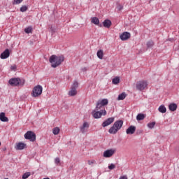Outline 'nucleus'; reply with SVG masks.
Masks as SVG:
<instances>
[{"label":"nucleus","instance_id":"nucleus-1","mask_svg":"<svg viewBox=\"0 0 179 179\" xmlns=\"http://www.w3.org/2000/svg\"><path fill=\"white\" fill-rule=\"evenodd\" d=\"M65 58L64 56H57L55 55H52L49 58V62L51 64L52 68H57L59 66L64 62Z\"/></svg>","mask_w":179,"mask_h":179},{"label":"nucleus","instance_id":"nucleus-2","mask_svg":"<svg viewBox=\"0 0 179 179\" xmlns=\"http://www.w3.org/2000/svg\"><path fill=\"white\" fill-rule=\"evenodd\" d=\"M122 125H124V121L122 120H117L114 122L113 125L109 129V134H112L113 135H115L117 132L122 128Z\"/></svg>","mask_w":179,"mask_h":179},{"label":"nucleus","instance_id":"nucleus-3","mask_svg":"<svg viewBox=\"0 0 179 179\" xmlns=\"http://www.w3.org/2000/svg\"><path fill=\"white\" fill-rule=\"evenodd\" d=\"M8 83L11 86H23L24 85V80L19 78H13L9 80Z\"/></svg>","mask_w":179,"mask_h":179},{"label":"nucleus","instance_id":"nucleus-4","mask_svg":"<svg viewBox=\"0 0 179 179\" xmlns=\"http://www.w3.org/2000/svg\"><path fill=\"white\" fill-rule=\"evenodd\" d=\"M107 104H108V99H103L99 100L96 103L95 110L99 111V110H106L104 106H107Z\"/></svg>","mask_w":179,"mask_h":179},{"label":"nucleus","instance_id":"nucleus-5","mask_svg":"<svg viewBox=\"0 0 179 179\" xmlns=\"http://www.w3.org/2000/svg\"><path fill=\"white\" fill-rule=\"evenodd\" d=\"M41 93H43V87L38 85L34 87L31 96L32 97H38V96H41Z\"/></svg>","mask_w":179,"mask_h":179},{"label":"nucleus","instance_id":"nucleus-6","mask_svg":"<svg viewBox=\"0 0 179 179\" xmlns=\"http://www.w3.org/2000/svg\"><path fill=\"white\" fill-rule=\"evenodd\" d=\"M107 115V111H106V110L104 109L100 110V111L93 110L92 112V115L95 119L101 118V115Z\"/></svg>","mask_w":179,"mask_h":179},{"label":"nucleus","instance_id":"nucleus-7","mask_svg":"<svg viewBox=\"0 0 179 179\" xmlns=\"http://www.w3.org/2000/svg\"><path fill=\"white\" fill-rule=\"evenodd\" d=\"M146 87H148V82L145 80H141L137 82L136 83L137 90H140V92H142V90H145Z\"/></svg>","mask_w":179,"mask_h":179},{"label":"nucleus","instance_id":"nucleus-8","mask_svg":"<svg viewBox=\"0 0 179 179\" xmlns=\"http://www.w3.org/2000/svg\"><path fill=\"white\" fill-rule=\"evenodd\" d=\"M25 139H29L31 142H34L36 141V134L31 131H28L24 134Z\"/></svg>","mask_w":179,"mask_h":179},{"label":"nucleus","instance_id":"nucleus-9","mask_svg":"<svg viewBox=\"0 0 179 179\" xmlns=\"http://www.w3.org/2000/svg\"><path fill=\"white\" fill-rule=\"evenodd\" d=\"M89 127H90V124L87 122H84L83 124L80 127L81 134H86L89 129Z\"/></svg>","mask_w":179,"mask_h":179},{"label":"nucleus","instance_id":"nucleus-10","mask_svg":"<svg viewBox=\"0 0 179 179\" xmlns=\"http://www.w3.org/2000/svg\"><path fill=\"white\" fill-rule=\"evenodd\" d=\"M120 38L122 41H126V40L131 38V34L128 31H124L120 35Z\"/></svg>","mask_w":179,"mask_h":179},{"label":"nucleus","instance_id":"nucleus-11","mask_svg":"<svg viewBox=\"0 0 179 179\" xmlns=\"http://www.w3.org/2000/svg\"><path fill=\"white\" fill-rule=\"evenodd\" d=\"M114 120H115L114 117H108L106 120H105L102 123L103 128H106V127H108V125H111V124L114 122Z\"/></svg>","mask_w":179,"mask_h":179},{"label":"nucleus","instance_id":"nucleus-12","mask_svg":"<svg viewBox=\"0 0 179 179\" xmlns=\"http://www.w3.org/2000/svg\"><path fill=\"white\" fill-rule=\"evenodd\" d=\"M135 131H136V127L131 125L127 129L126 134L127 135H134V134H135Z\"/></svg>","mask_w":179,"mask_h":179},{"label":"nucleus","instance_id":"nucleus-13","mask_svg":"<svg viewBox=\"0 0 179 179\" xmlns=\"http://www.w3.org/2000/svg\"><path fill=\"white\" fill-rule=\"evenodd\" d=\"M115 153V150L110 149V150H106L103 152V157H111Z\"/></svg>","mask_w":179,"mask_h":179},{"label":"nucleus","instance_id":"nucleus-14","mask_svg":"<svg viewBox=\"0 0 179 179\" xmlns=\"http://www.w3.org/2000/svg\"><path fill=\"white\" fill-rule=\"evenodd\" d=\"M9 55H10V52H9V49H6L0 56L1 59H6V58H9Z\"/></svg>","mask_w":179,"mask_h":179},{"label":"nucleus","instance_id":"nucleus-15","mask_svg":"<svg viewBox=\"0 0 179 179\" xmlns=\"http://www.w3.org/2000/svg\"><path fill=\"white\" fill-rule=\"evenodd\" d=\"M91 22L94 24L99 26V27H103V24H100V20L97 18V17H93L91 18Z\"/></svg>","mask_w":179,"mask_h":179},{"label":"nucleus","instance_id":"nucleus-16","mask_svg":"<svg viewBox=\"0 0 179 179\" xmlns=\"http://www.w3.org/2000/svg\"><path fill=\"white\" fill-rule=\"evenodd\" d=\"M111 24H113L111 20L106 19L103 22L102 26H103V27H106V29H110V27H111Z\"/></svg>","mask_w":179,"mask_h":179},{"label":"nucleus","instance_id":"nucleus-17","mask_svg":"<svg viewBox=\"0 0 179 179\" xmlns=\"http://www.w3.org/2000/svg\"><path fill=\"white\" fill-rule=\"evenodd\" d=\"M27 145L24 143H18L15 146L16 150H23L26 148Z\"/></svg>","mask_w":179,"mask_h":179},{"label":"nucleus","instance_id":"nucleus-18","mask_svg":"<svg viewBox=\"0 0 179 179\" xmlns=\"http://www.w3.org/2000/svg\"><path fill=\"white\" fill-rule=\"evenodd\" d=\"M0 121H2V122H8V121H9V119L6 117L5 113L3 112L0 113Z\"/></svg>","mask_w":179,"mask_h":179},{"label":"nucleus","instance_id":"nucleus-19","mask_svg":"<svg viewBox=\"0 0 179 179\" xmlns=\"http://www.w3.org/2000/svg\"><path fill=\"white\" fill-rule=\"evenodd\" d=\"M96 55L99 59H103V57L104 55V51H103V50H98Z\"/></svg>","mask_w":179,"mask_h":179},{"label":"nucleus","instance_id":"nucleus-20","mask_svg":"<svg viewBox=\"0 0 179 179\" xmlns=\"http://www.w3.org/2000/svg\"><path fill=\"white\" fill-rule=\"evenodd\" d=\"M77 93L76 88L71 87V90L69 92V94L71 96H76Z\"/></svg>","mask_w":179,"mask_h":179},{"label":"nucleus","instance_id":"nucleus-21","mask_svg":"<svg viewBox=\"0 0 179 179\" xmlns=\"http://www.w3.org/2000/svg\"><path fill=\"white\" fill-rule=\"evenodd\" d=\"M169 108L170 111H176V110H177V105L176 103H171L169 106Z\"/></svg>","mask_w":179,"mask_h":179},{"label":"nucleus","instance_id":"nucleus-22","mask_svg":"<svg viewBox=\"0 0 179 179\" xmlns=\"http://www.w3.org/2000/svg\"><path fill=\"white\" fill-rule=\"evenodd\" d=\"M145 115L143 113H139L136 116L137 121H142L143 120H145Z\"/></svg>","mask_w":179,"mask_h":179},{"label":"nucleus","instance_id":"nucleus-23","mask_svg":"<svg viewBox=\"0 0 179 179\" xmlns=\"http://www.w3.org/2000/svg\"><path fill=\"white\" fill-rule=\"evenodd\" d=\"M158 111H159V113H166V111H167V109L166 108V106H164V105H161L158 108Z\"/></svg>","mask_w":179,"mask_h":179},{"label":"nucleus","instance_id":"nucleus-24","mask_svg":"<svg viewBox=\"0 0 179 179\" xmlns=\"http://www.w3.org/2000/svg\"><path fill=\"white\" fill-rule=\"evenodd\" d=\"M125 97H127V94L125 92H122V94H119L117 100H124Z\"/></svg>","mask_w":179,"mask_h":179},{"label":"nucleus","instance_id":"nucleus-25","mask_svg":"<svg viewBox=\"0 0 179 179\" xmlns=\"http://www.w3.org/2000/svg\"><path fill=\"white\" fill-rule=\"evenodd\" d=\"M60 131H61V129H59V127H55L52 129V134H53V135H58V134H59Z\"/></svg>","mask_w":179,"mask_h":179},{"label":"nucleus","instance_id":"nucleus-26","mask_svg":"<svg viewBox=\"0 0 179 179\" xmlns=\"http://www.w3.org/2000/svg\"><path fill=\"white\" fill-rule=\"evenodd\" d=\"M112 83L113 85H118L120 83V77H115L112 80Z\"/></svg>","mask_w":179,"mask_h":179},{"label":"nucleus","instance_id":"nucleus-27","mask_svg":"<svg viewBox=\"0 0 179 179\" xmlns=\"http://www.w3.org/2000/svg\"><path fill=\"white\" fill-rule=\"evenodd\" d=\"M155 125H156V122H152L147 124V127L150 128V129H153L155 128Z\"/></svg>","mask_w":179,"mask_h":179},{"label":"nucleus","instance_id":"nucleus-28","mask_svg":"<svg viewBox=\"0 0 179 179\" xmlns=\"http://www.w3.org/2000/svg\"><path fill=\"white\" fill-rule=\"evenodd\" d=\"M153 45H155V43L153 42V41H149L147 43V47H148V48H152Z\"/></svg>","mask_w":179,"mask_h":179},{"label":"nucleus","instance_id":"nucleus-29","mask_svg":"<svg viewBox=\"0 0 179 179\" xmlns=\"http://www.w3.org/2000/svg\"><path fill=\"white\" fill-rule=\"evenodd\" d=\"M32 30L33 28H31V27H29L24 29V31L27 33V34L31 33Z\"/></svg>","mask_w":179,"mask_h":179},{"label":"nucleus","instance_id":"nucleus-30","mask_svg":"<svg viewBox=\"0 0 179 179\" xmlns=\"http://www.w3.org/2000/svg\"><path fill=\"white\" fill-rule=\"evenodd\" d=\"M23 2V0H13L12 1L13 5H19V3H22Z\"/></svg>","mask_w":179,"mask_h":179},{"label":"nucleus","instance_id":"nucleus-31","mask_svg":"<svg viewBox=\"0 0 179 179\" xmlns=\"http://www.w3.org/2000/svg\"><path fill=\"white\" fill-rule=\"evenodd\" d=\"M55 164H57V166L61 165V159H59V157H56L55 159Z\"/></svg>","mask_w":179,"mask_h":179},{"label":"nucleus","instance_id":"nucleus-32","mask_svg":"<svg viewBox=\"0 0 179 179\" xmlns=\"http://www.w3.org/2000/svg\"><path fill=\"white\" fill-rule=\"evenodd\" d=\"M29 177H30V172H26L25 173H24L22 175V179H27V178H29Z\"/></svg>","mask_w":179,"mask_h":179},{"label":"nucleus","instance_id":"nucleus-33","mask_svg":"<svg viewBox=\"0 0 179 179\" xmlns=\"http://www.w3.org/2000/svg\"><path fill=\"white\" fill-rule=\"evenodd\" d=\"M27 9H29V7L27 6H22L20 8V12H26V10H27Z\"/></svg>","mask_w":179,"mask_h":179},{"label":"nucleus","instance_id":"nucleus-34","mask_svg":"<svg viewBox=\"0 0 179 179\" xmlns=\"http://www.w3.org/2000/svg\"><path fill=\"white\" fill-rule=\"evenodd\" d=\"M78 86H79V83H78V81H75L73 83V85L71 86V87L76 89V88H78Z\"/></svg>","mask_w":179,"mask_h":179},{"label":"nucleus","instance_id":"nucleus-35","mask_svg":"<svg viewBox=\"0 0 179 179\" xmlns=\"http://www.w3.org/2000/svg\"><path fill=\"white\" fill-rule=\"evenodd\" d=\"M108 169L109 170H114V169H115V165L114 164H111L108 166Z\"/></svg>","mask_w":179,"mask_h":179},{"label":"nucleus","instance_id":"nucleus-36","mask_svg":"<svg viewBox=\"0 0 179 179\" xmlns=\"http://www.w3.org/2000/svg\"><path fill=\"white\" fill-rule=\"evenodd\" d=\"M117 9L119 10H122V9H124V6L121 4H118L117 6Z\"/></svg>","mask_w":179,"mask_h":179},{"label":"nucleus","instance_id":"nucleus-37","mask_svg":"<svg viewBox=\"0 0 179 179\" xmlns=\"http://www.w3.org/2000/svg\"><path fill=\"white\" fill-rule=\"evenodd\" d=\"M94 163V160H89L88 161V164L90 165V166H92V164H93Z\"/></svg>","mask_w":179,"mask_h":179},{"label":"nucleus","instance_id":"nucleus-38","mask_svg":"<svg viewBox=\"0 0 179 179\" xmlns=\"http://www.w3.org/2000/svg\"><path fill=\"white\" fill-rule=\"evenodd\" d=\"M119 179H128V177H127V176H120Z\"/></svg>","mask_w":179,"mask_h":179},{"label":"nucleus","instance_id":"nucleus-39","mask_svg":"<svg viewBox=\"0 0 179 179\" xmlns=\"http://www.w3.org/2000/svg\"><path fill=\"white\" fill-rule=\"evenodd\" d=\"M81 71H82L83 72H86V71H87V68L83 67V68L81 69Z\"/></svg>","mask_w":179,"mask_h":179},{"label":"nucleus","instance_id":"nucleus-40","mask_svg":"<svg viewBox=\"0 0 179 179\" xmlns=\"http://www.w3.org/2000/svg\"><path fill=\"white\" fill-rule=\"evenodd\" d=\"M10 69H11L12 71H15V69H16V66H12L10 67Z\"/></svg>","mask_w":179,"mask_h":179},{"label":"nucleus","instance_id":"nucleus-41","mask_svg":"<svg viewBox=\"0 0 179 179\" xmlns=\"http://www.w3.org/2000/svg\"><path fill=\"white\" fill-rule=\"evenodd\" d=\"M169 41H174V39L173 38H169Z\"/></svg>","mask_w":179,"mask_h":179},{"label":"nucleus","instance_id":"nucleus-42","mask_svg":"<svg viewBox=\"0 0 179 179\" xmlns=\"http://www.w3.org/2000/svg\"><path fill=\"white\" fill-rule=\"evenodd\" d=\"M52 31H54V30H53V29H52Z\"/></svg>","mask_w":179,"mask_h":179},{"label":"nucleus","instance_id":"nucleus-43","mask_svg":"<svg viewBox=\"0 0 179 179\" xmlns=\"http://www.w3.org/2000/svg\"><path fill=\"white\" fill-rule=\"evenodd\" d=\"M0 146H1V142H0Z\"/></svg>","mask_w":179,"mask_h":179}]
</instances>
